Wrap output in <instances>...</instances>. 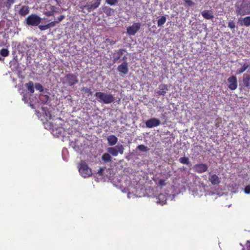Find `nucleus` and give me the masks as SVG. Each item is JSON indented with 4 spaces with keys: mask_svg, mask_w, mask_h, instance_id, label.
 Listing matches in <instances>:
<instances>
[{
    "mask_svg": "<svg viewBox=\"0 0 250 250\" xmlns=\"http://www.w3.org/2000/svg\"><path fill=\"white\" fill-rule=\"evenodd\" d=\"M95 96L99 102H102L105 104H111L115 100V98L111 94L97 92L95 93Z\"/></svg>",
    "mask_w": 250,
    "mask_h": 250,
    "instance_id": "nucleus-1",
    "label": "nucleus"
},
{
    "mask_svg": "<svg viewBox=\"0 0 250 250\" xmlns=\"http://www.w3.org/2000/svg\"><path fill=\"white\" fill-rule=\"evenodd\" d=\"M235 12L241 16L250 14V2L243 1L240 5H236Z\"/></svg>",
    "mask_w": 250,
    "mask_h": 250,
    "instance_id": "nucleus-2",
    "label": "nucleus"
},
{
    "mask_svg": "<svg viewBox=\"0 0 250 250\" xmlns=\"http://www.w3.org/2000/svg\"><path fill=\"white\" fill-rule=\"evenodd\" d=\"M41 22V18L38 15L32 14L26 19V22L28 25L36 26Z\"/></svg>",
    "mask_w": 250,
    "mask_h": 250,
    "instance_id": "nucleus-3",
    "label": "nucleus"
},
{
    "mask_svg": "<svg viewBox=\"0 0 250 250\" xmlns=\"http://www.w3.org/2000/svg\"><path fill=\"white\" fill-rule=\"evenodd\" d=\"M79 170L82 176L84 178L88 177L92 175L91 169L85 162H82L79 167Z\"/></svg>",
    "mask_w": 250,
    "mask_h": 250,
    "instance_id": "nucleus-4",
    "label": "nucleus"
},
{
    "mask_svg": "<svg viewBox=\"0 0 250 250\" xmlns=\"http://www.w3.org/2000/svg\"><path fill=\"white\" fill-rule=\"evenodd\" d=\"M109 154L114 157L117 156L119 153L123 154L124 152V147L121 144H118L115 147H110L107 148Z\"/></svg>",
    "mask_w": 250,
    "mask_h": 250,
    "instance_id": "nucleus-5",
    "label": "nucleus"
},
{
    "mask_svg": "<svg viewBox=\"0 0 250 250\" xmlns=\"http://www.w3.org/2000/svg\"><path fill=\"white\" fill-rule=\"evenodd\" d=\"M141 23L140 22H134L131 26L126 28V33L129 36H134L140 29Z\"/></svg>",
    "mask_w": 250,
    "mask_h": 250,
    "instance_id": "nucleus-6",
    "label": "nucleus"
},
{
    "mask_svg": "<svg viewBox=\"0 0 250 250\" xmlns=\"http://www.w3.org/2000/svg\"><path fill=\"white\" fill-rule=\"evenodd\" d=\"M64 79L65 83L70 86L74 85L78 82L77 76L72 73L66 74Z\"/></svg>",
    "mask_w": 250,
    "mask_h": 250,
    "instance_id": "nucleus-7",
    "label": "nucleus"
},
{
    "mask_svg": "<svg viewBox=\"0 0 250 250\" xmlns=\"http://www.w3.org/2000/svg\"><path fill=\"white\" fill-rule=\"evenodd\" d=\"M227 81L229 83L228 87L229 89L234 90L237 88V80L236 76H230L228 79Z\"/></svg>",
    "mask_w": 250,
    "mask_h": 250,
    "instance_id": "nucleus-8",
    "label": "nucleus"
},
{
    "mask_svg": "<svg viewBox=\"0 0 250 250\" xmlns=\"http://www.w3.org/2000/svg\"><path fill=\"white\" fill-rule=\"evenodd\" d=\"M160 124V120L155 118H151L147 120L146 122V125L148 128L156 127L159 125Z\"/></svg>",
    "mask_w": 250,
    "mask_h": 250,
    "instance_id": "nucleus-9",
    "label": "nucleus"
},
{
    "mask_svg": "<svg viewBox=\"0 0 250 250\" xmlns=\"http://www.w3.org/2000/svg\"><path fill=\"white\" fill-rule=\"evenodd\" d=\"M193 168L197 173H202L207 171L208 167L205 164H200L195 165Z\"/></svg>",
    "mask_w": 250,
    "mask_h": 250,
    "instance_id": "nucleus-10",
    "label": "nucleus"
},
{
    "mask_svg": "<svg viewBox=\"0 0 250 250\" xmlns=\"http://www.w3.org/2000/svg\"><path fill=\"white\" fill-rule=\"evenodd\" d=\"M101 0H95L94 3L91 4H86L82 7L83 9L86 8L87 11L89 12L92 10L98 8L101 4Z\"/></svg>",
    "mask_w": 250,
    "mask_h": 250,
    "instance_id": "nucleus-11",
    "label": "nucleus"
},
{
    "mask_svg": "<svg viewBox=\"0 0 250 250\" xmlns=\"http://www.w3.org/2000/svg\"><path fill=\"white\" fill-rule=\"evenodd\" d=\"M117 69L120 73L124 75L127 74L128 72L127 63L124 62L121 64L118 65Z\"/></svg>",
    "mask_w": 250,
    "mask_h": 250,
    "instance_id": "nucleus-12",
    "label": "nucleus"
},
{
    "mask_svg": "<svg viewBox=\"0 0 250 250\" xmlns=\"http://www.w3.org/2000/svg\"><path fill=\"white\" fill-rule=\"evenodd\" d=\"M242 82L244 87L250 89V74H244L243 75Z\"/></svg>",
    "mask_w": 250,
    "mask_h": 250,
    "instance_id": "nucleus-13",
    "label": "nucleus"
},
{
    "mask_svg": "<svg viewBox=\"0 0 250 250\" xmlns=\"http://www.w3.org/2000/svg\"><path fill=\"white\" fill-rule=\"evenodd\" d=\"M159 89L157 91V94L158 95L164 96L168 90V86L166 84H161L159 86Z\"/></svg>",
    "mask_w": 250,
    "mask_h": 250,
    "instance_id": "nucleus-14",
    "label": "nucleus"
},
{
    "mask_svg": "<svg viewBox=\"0 0 250 250\" xmlns=\"http://www.w3.org/2000/svg\"><path fill=\"white\" fill-rule=\"evenodd\" d=\"M201 15L206 20H212L214 18L213 12L210 10H204L201 12Z\"/></svg>",
    "mask_w": 250,
    "mask_h": 250,
    "instance_id": "nucleus-15",
    "label": "nucleus"
},
{
    "mask_svg": "<svg viewBox=\"0 0 250 250\" xmlns=\"http://www.w3.org/2000/svg\"><path fill=\"white\" fill-rule=\"evenodd\" d=\"M107 140L109 146H113L117 143L118 138L114 135H110L107 138Z\"/></svg>",
    "mask_w": 250,
    "mask_h": 250,
    "instance_id": "nucleus-16",
    "label": "nucleus"
},
{
    "mask_svg": "<svg viewBox=\"0 0 250 250\" xmlns=\"http://www.w3.org/2000/svg\"><path fill=\"white\" fill-rule=\"evenodd\" d=\"M209 180L213 185H217L220 183L219 178L216 174L212 175L209 178Z\"/></svg>",
    "mask_w": 250,
    "mask_h": 250,
    "instance_id": "nucleus-17",
    "label": "nucleus"
},
{
    "mask_svg": "<svg viewBox=\"0 0 250 250\" xmlns=\"http://www.w3.org/2000/svg\"><path fill=\"white\" fill-rule=\"evenodd\" d=\"M29 12V7L27 6H22L19 11V14L22 16H25Z\"/></svg>",
    "mask_w": 250,
    "mask_h": 250,
    "instance_id": "nucleus-18",
    "label": "nucleus"
},
{
    "mask_svg": "<svg viewBox=\"0 0 250 250\" xmlns=\"http://www.w3.org/2000/svg\"><path fill=\"white\" fill-rule=\"evenodd\" d=\"M125 51V50L124 49H120L118 50L114 56L113 61L114 62L118 61L122 57L123 54V52Z\"/></svg>",
    "mask_w": 250,
    "mask_h": 250,
    "instance_id": "nucleus-19",
    "label": "nucleus"
},
{
    "mask_svg": "<svg viewBox=\"0 0 250 250\" xmlns=\"http://www.w3.org/2000/svg\"><path fill=\"white\" fill-rule=\"evenodd\" d=\"M250 65L246 62L243 64L242 67L238 69L236 71V74H240L245 71L249 67Z\"/></svg>",
    "mask_w": 250,
    "mask_h": 250,
    "instance_id": "nucleus-20",
    "label": "nucleus"
},
{
    "mask_svg": "<svg viewBox=\"0 0 250 250\" xmlns=\"http://www.w3.org/2000/svg\"><path fill=\"white\" fill-rule=\"evenodd\" d=\"M103 10L107 16H111L114 12V11L113 9L109 7L105 6L103 7Z\"/></svg>",
    "mask_w": 250,
    "mask_h": 250,
    "instance_id": "nucleus-21",
    "label": "nucleus"
},
{
    "mask_svg": "<svg viewBox=\"0 0 250 250\" xmlns=\"http://www.w3.org/2000/svg\"><path fill=\"white\" fill-rule=\"evenodd\" d=\"M240 24L241 25L249 27L250 26V16H247L243 18Z\"/></svg>",
    "mask_w": 250,
    "mask_h": 250,
    "instance_id": "nucleus-22",
    "label": "nucleus"
},
{
    "mask_svg": "<svg viewBox=\"0 0 250 250\" xmlns=\"http://www.w3.org/2000/svg\"><path fill=\"white\" fill-rule=\"evenodd\" d=\"M25 86L27 90L31 93H33L34 92V83L33 82L30 81L28 83L25 84Z\"/></svg>",
    "mask_w": 250,
    "mask_h": 250,
    "instance_id": "nucleus-23",
    "label": "nucleus"
},
{
    "mask_svg": "<svg viewBox=\"0 0 250 250\" xmlns=\"http://www.w3.org/2000/svg\"><path fill=\"white\" fill-rule=\"evenodd\" d=\"M111 157L109 153H104L102 156V159L105 162H109L111 161Z\"/></svg>",
    "mask_w": 250,
    "mask_h": 250,
    "instance_id": "nucleus-24",
    "label": "nucleus"
},
{
    "mask_svg": "<svg viewBox=\"0 0 250 250\" xmlns=\"http://www.w3.org/2000/svg\"><path fill=\"white\" fill-rule=\"evenodd\" d=\"M179 161L180 163L183 164H186L187 165H190L189 158L187 157H183L180 158L179 159Z\"/></svg>",
    "mask_w": 250,
    "mask_h": 250,
    "instance_id": "nucleus-25",
    "label": "nucleus"
},
{
    "mask_svg": "<svg viewBox=\"0 0 250 250\" xmlns=\"http://www.w3.org/2000/svg\"><path fill=\"white\" fill-rule=\"evenodd\" d=\"M166 17L164 16H162L157 21V25L158 27L162 26L166 22Z\"/></svg>",
    "mask_w": 250,
    "mask_h": 250,
    "instance_id": "nucleus-26",
    "label": "nucleus"
},
{
    "mask_svg": "<svg viewBox=\"0 0 250 250\" xmlns=\"http://www.w3.org/2000/svg\"><path fill=\"white\" fill-rule=\"evenodd\" d=\"M0 54L3 57H7L9 54V51L7 49L2 48L0 50Z\"/></svg>",
    "mask_w": 250,
    "mask_h": 250,
    "instance_id": "nucleus-27",
    "label": "nucleus"
},
{
    "mask_svg": "<svg viewBox=\"0 0 250 250\" xmlns=\"http://www.w3.org/2000/svg\"><path fill=\"white\" fill-rule=\"evenodd\" d=\"M49 96L47 95H42L40 96V99L42 103H45L47 102L49 99Z\"/></svg>",
    "mask_w": 250,
    "mask_h": 250,
    "instance_id": "nucleus-28",
    "label": "nucleus"
},
{
    "mask_svg": "<svg viewBox=\"0 0 250 250\" xmlns=\"http://www.w3.org/2000/svg\"><path fill=\"white\" fill-rule=\"evenodd\" d=\"M42 110L44 111V113L47 117V120H50L52 118L51 114L50 111H46L45 107H42Z\"/></svg>",
    "mask_w": 250,
    "mask_h": 250,
    "instance_id": "nucleus-29",
    "label": "nucleus"
},
{
    "mask_svg": "<svg viewBox=\"0 0 250 250\" xmlns=\"http://www.w3.org/2000/svg\"><path fill=\"white\" fill-rule=\"evenodd\" d=\"M137 148L141 151H143V152H146L148 150V148H147V147L143 145H139L138 146H137Z\"/></svg>",
    "mask_w": 250,
    "mask_h": 250,
    "instance_id": "nucleus-30",
    "label": "nucleus"
},
{
    "mask_svg": "<svg viewBox=\"0 0 250 250\" xmlns=\"http://www.w3.org/2000/svg\"><path fill=\"white\" fill-rule=\"evenodd\" d=\"M119 0H105L106 3L110 5H114L119 2Z\"/></svg>",
    "mask_w": 250,
    "mask_h": 250,
    "instance_id": "nucleus-31",
    "label": "nucleus"
},
{
    "mask_svg": "<svg viewBox=\"0 0 250 250\" xmlns=\"http://www.w3.org/2000/svg\"><path fill=\"white\" fill-rule=\"evenodd\" d=\"M35 87L37 90H39L40 92H42L43 90L42 85L39 83H36L35 85Z\"/></svg>",
    "mask_w": 250,
    "mask_h": 250,
    "instance_id": "nucleus-32",
    "label": "nucleus"
},
{
    "mask_svg": "<svg viewBox=\"0 0 250 250\" xmlns=\"http://www.w3.org/2000/svg\"><path fill=\"white\" fill-rule=\"evenodd\" d=\"M82 90L84 91L85 93H88L89 95L92 94V91L90 88L84 87Z\"/></svg>",
    "mask_w": 250,
    "mask_h": 250,
    "instance_id": "nucleus-33",
    "label": "nucleus"
},
{
    "mask_svg": "<svg viewBox=\"0 0 250 250\" xmlns=\"http://www.w3.org/2000/svg\"><path fill=\"white\" fill-rule=\"evenodd\" d=\"M228 27L231 29L235 28V24L234 22L233 21H229L228 22Z\"/></svg>",
    "mask_w": 250,
    "mask_h": 250,
    "instance_id": "nucleus-34",
    "label": "nucleus"
},
{
    "mask_svg": "<svg viewBox=\"0 0 250 250\" xmlns=\"http://www.w3.org/2000/svg\"><path fill=\"white\" fill-rule=\"evenodd\" d=\"M245 193L249 194H250V185H247L244 189Z\"/></svg>",
    "mask_w": 250,
    "mask_h": 250,
    "instance_id": "nucleus-35",
    "label": "nucleus"
},
{
    "mask_svg": "<svg viewBox=\"0 0 250 250\" xmlns=\"http://www.w3.org/2000/svg\"><path fill=\"white\" fill-rule=\"evenodd\" d=\"M185 3L188 6H191L194 4V3L191 0H184Z\"/></svg>",
    "mask_w": 250,
    "mask_h": 250,
    "instance_id": "nucleus-36",
    "label": "nucleus"
},
{
    "mask_svg": "<svg viewBox=\"0 0 250 250\" xmlns=\"http://www.w3.org/2000/svg\"><path fill=\"white\" fill-rule=\"evenodd\" d=\"M39 28L42 31H44L48 29V26L47 24L44 25H40L39 26Z\"/></svg>",
    "mask_w": 250,
    "mask_h": 250,
    "instance_id": "nucleus-37",
    "label": "nucleus"
},
{
    "mask_svg": "<svg viewBox=\"0 0 250 250\" xmlns=\"http://www.w3.org/2000/svg\"><path fill=\"white\" fill-rule=\"evenodd\" d=\"M106 42L109 43L111 45H113L116 43V41L109 38L106 39Z\"/></svg>",
    "mask_w": 250,
    "mask_h": 250,
    "instance_id": "nucleus-38",
    "label": "nucleus"
},
{
    "mask_svg": "<svg viewBox=\"0 0 250 250\" xmlns=\"http://www.w3.org/2000/svg\"><path fill=\"white\" fill-rule=\"evenodd\" d=\"M57 23L56 21H53L47 24V25L48 26V28L54 26Z\"/></svg>",
    "mask_w": 250,
    "mask_h": 250,
    "instance_id": "nucleus-39",
    "label": "nucleus"
},
{
    "mask_svg": "<svg viewBox=\"0 0 250 250\" xmlns=\"http://www.w3.org/2000/svg\"><path fill=\"white\" fill-rule=\"evenodd\" d=\"M159 185L160 186H163L166 185L165 181L163 179H160L159 181Z\"/></svg>",
    "mask_w": 250,
    "mask_h": 250,
    "instance_id": "nucleus-40",
    "label": "nucleus"
},
{
    "mask_svg": "<svg viewBox=\"0 0 250 250\" xmlns=\"http://www.w3.org/2000/svg\"><path fill=\"white\" fill-rule=\"evenodd\" d=\"M64 16L63 15H61L60 17H59L58 18V20L56 21V22L58 23L59 22H60V21H61L62 20H63L64 19Z\"/></svg>",
    "mask_w": 250,
    "mask_h": 250,
    "instance_id": "nucleus-41",
    "label": "nucleus"
},
{
    "mask_svg": "<svg viewBox=\"0 0 250 250\" xmlns=\"http://www.w3.org/2000/svg\"><path fill=\"white\" fill-rule=\"evenodd\" d=\"M104 169V167H100V169L98 171V173L99 174L101 175H102Z\"/></svg>",
    "mask_w": 250,
    "mask_h": 250,
    "instance_id": "nucleus-42",
    "label": "nucleus"
},
{
    "mask_svg": "<svg viewBox=\"0 0 250 250\" xmlns=\"http://www.w3.org/2000/svg\"><path fill=\"white\" fill-rule=\"evenodd\" d=\"M247 247H248V250H250V241H248L247 243ZM242 250H245V249L243 248L242 249Z\"/></svg>",
    "mask_w": 250,
    "mask_h": 250,
    "instance_id": "nucleus-43",
    "label": "nucleus"
},
{
    "mask_svg": "<svg viewBox=\"0 0 250 250\" xmlns=\"http://www.w3.org/2000/svg\"><path fill=\"white\" fill-rule=\"evenodd\" d=\"M7 3H9L10 4L13 3L14 2V0H7Z\"/></svg>",
    "mask_w": 250,
    "mask_h": 250,
    "instance_id": "nucleus-44",
    "label": "nucleus"
},
{
    "mask_svg": "<svg viewBox=\"0 0 250 250\" xmlns=\"http://www.w3.org/2000/svg\"><path fill=\"white\" fill-rule=\"evenodd\" d=\"M47 15L48 16H52L53 15V12H49L47 14Z\"/></svg>",
    "mask_w": 250,
    "mask_h": 250,
    "instance_id": "nucleus-45",
    "label": "nucleus"
},
{
    "mask_svg": "<svg viewBox=\"0 0 250 250\" xmlns=\"http://www.w3.org/2000/svg\"><path fill=\"white\" fill-rule=\"evenodd\" d=\"M126 59V57L125 56H124L123 58V60L125 61Z\"/></svg>",
    "mask_w": 250,
    "mask_h": 250,
    "instance_id": "nucleus-46",
    "label": "nucleus"
},
{
    "mask_svg": "<svg viewBox=\"0 0 250 250\" xmlns=\"http://www.w3.org/2000/svg\"><path fill=\"white\" fill-rule=\"evenodd\" d=\"M22 100H24V101H25L26 100V98L25 97V96H23V98H22Z\"/></svg>",
    "mask_w": 250,
    "mask_h": 250,
    "instance_id": "nucleus-47",
    "label": "nucleus"
},
{
    "mask_svg": "<svg viewBox=\"0 0 250 250\" xmlns=\"http://www.w3.org/2000/svg\"><path fill=\"white\" fill-rule=\"evenodd\" d=\"M54 9V6H51V10H53V9Z\"/></svg>",
    "mask_w": 250,
    "mask_h": 250,
    "instance_id": "nucleus-48",
    "label": "nucleus"
},
{
    "mask_svg": "<svg viewBox=\"0 0 250 250\" xmlns=\"http://www.w3.org/2000/svg\"><path fill=\"white\" fill-rule=\"evenodd\" d=\"M1 60V58L0 57V60Z\"/></svg>",
    "mask_w": 250,
    "mask_h": 250,
    "instance_id": "nucleus-49",
    "label": "nucleus"
}]
</instances>
